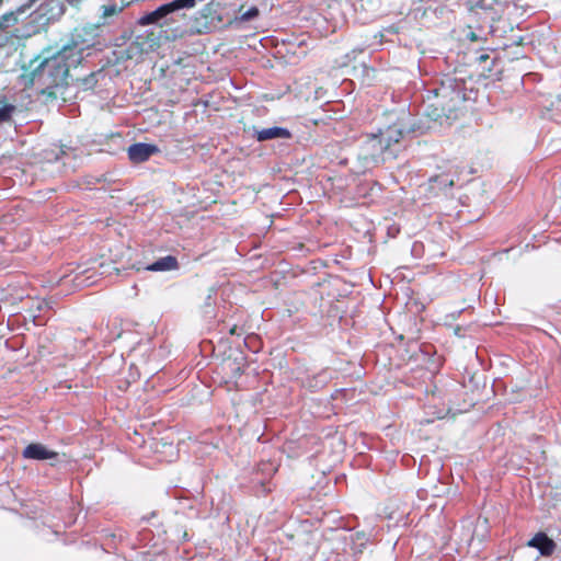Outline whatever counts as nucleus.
Segmentation results:
<instances>
[{
  "mask_svg": "<svg viewBox=\"0 0 561 561\" xmlns=\"http://www.w3.org/2000/svg\"><path fill=\"white\" fill-rule=\"evenodd\" d=\"M434 182H437L443 187H451L455 184V180L453 176L440 174L432 179Z\"/></svg>",
  "mask_w": 561,
  "mask_h": 561,
  "instance_id": "15",
  "label": "nucleus"
},
{
  "mask_svg": "<svg viewBox=\"0 0 561 561\" xmlns=\"http://www.w3.org/2000/svg\"><path fill=\"white\" fill-rule=\"evenodd\" d=\"M158 151L159 148L156 145L138 142L128 148V158L134 163H141Z\"/></svg>",
  "mask_w": 561,
  "mask_h": 561,
  "instance_id": "6",
  "label": "nucleus"
},
{
  "mask_svg": "<svg viewBox=\"0 0 561 561\" xmlns=\"http://www.w3.org/2000/svg\"><path fill=\"white\" fill-rule=\"evenodd\" d=\"M183 22L192 33L203 34L210 28V2L205 0H172L145 14L141 24L170 25Z\"/></svg>",
  "mask_w": 561,
  "mask_h": 561,
  "instance_id": "1",
  "label": "nucleus"
},
{
  "mask_svg": "<svg viewBox=\"0 0 561 561\" xmlns=\"http://www.w3.org/2000/svg\"><path fill=\"white\" fill-rule=\"evenodd\" d=\"M328 381V375L325 371H322L314 376L312 379H307V386L310 389H320L322 388Z\"/></svg>",
  "mask_w": 561,
  "mask_h": 561,
  "instance_id": "14",
  "label": "nucleus"
},
{
  "mask_svg": "<svg viewBox=\"0 0 561 561\" xmlns=\"http://www.w3.org/2000/svg\"><path fill=\"white\" fill-rule=\"evenodd\" d=\"M488 58H489V57H488V55H484V54H483V55H481V56L479 57V60H480V61H484V60H486Z\"/></svg>",
  "mask_w": 561,
  "mask_h": 561,
  "instance_id": "21",
  "label": "nucleus"
},
{
  "mask_svg": "<svg viewBox=\"0 0 561 561\" xmlns=\"http://www.w3.org/2000/svg\"><path fill=\"white\" fill-rule=\"evenodd\" d=\"M259 15V9L256 7H251L249 10L241 14L242 21H251L252 19Z\"/></svg>",
  "mask_w": 561,
  "mask_h": 561,
  "instance_id": "17",
  "label": "nucleus"
},
{
  "mask_svg": "<svg viewBox=\"0 0 561 561\" xmlns=\"http://www.w3.org/2000/svg\"><path fill=\"white\" fill-rule=\"evenodd\" d=\"M355 537H356V540L360 541L362 546L368 540V538L366 537V535L364 533H356Z\"/></svg>",
  "mask_w": 561,
  "mask_h": 561,
  "instance_id": "18",
  "label": "nucleus"
},
{
  "mask_svg": "<svg viewBox=\"0 0 561 561\" xmlns=\"http://www.w3.org/2000/svg\"><path fill=\"white\" fill-rule=\"evenodd\" d=\"M528 546L539 550L541 556H551L556 549V543L545 533H538L528 541Z\"/></svg>",
  "mask_w": 561,
  "mask_h": 561,
  "instance_id": "9",
  "label": "nucleus"
},
{
  "mask_svg": "<svg viewBox=\"0 0 561 561\" xmlns=\"http://www.w3.org/2000/svg\"><path fill=\"white\" fill-rule=\"evenodd\" d=\"M16 107L8 103L5 100H0V123L9 122Z\"/></svg>",
  "mask_w": 561,
  "mask_h": 561,
  "instance_id": "13",
  "label": "nucleus"
},
{
  "mask_svg": "<svg viewBox=\"0 0 561 561\" xmlns=\"http://www.w3.org/2000/svg\"><path fill=\"white\" fill-rule=\"evenodd\" d=\"M101 26L99 24H87L75 28L72 41L81 49L93 47L99 43Z\"/></svg>",
  "mask_w": 561,
  "mask_h": 561,
  "instance_id": "5",
  "label": "nucleus"
},
{
  "mask_svg": "<svg viewBox=\"0 0 561 561\" xmlns=\"http://www.w3.org/2000/svg\"><path fill=\"white\" fill-rule=\"evenodd\" d=\"M122 11L116 4L103 5L102 16L104 19L118 14Z\"/></svg>",
  "mask_w": 561,
  "mask_h": 561,
  "instance_id": "16",
  "label": "nucleus"
},
{
  "mask_svg": "<svg viewBox=\"0 0 561 561\" xmlns=\"http://www.w3.org/2000/svg\"><path fill=\"white\" fill-rule=\"evenodd\" d=\"M22 456L25 459L47 460L56 458L58 454L41 443H32L23 449Z\"/></svg>",
  "mask_w": 561,
  "mask_h": 561,
  "instance_id": "7",
  "label": "nucleus"
},
{
  "mask_svg": "<svg viewBox=\"0 0 561 561\" xmlns=\"http://www.w3.org/2000/svg\"><path fill=\"white\" fill-rule=\"evenodd\" d=\"M179 267L178 259L173 255H167L164 257L159 259L152 264L145 267V270L150 272H163V271H172Z\"/></svg>",
  "mask_w": 561,
  "mask_h": 561,
  "instance_id": "10",
  "label": "nucleus"
},
{
  "mask_svg": "<svg viewBox=\"0 0 561 561\" xmlns=\"http://www.w3.org/2000/svg\"><path fill=\"white\" fill-rule=\"evenodd\" d=\"M69 75V65L64 53H58L51 58L45 59L39 67V76L45 77L47 85L57 88L66 83Z\"/></svg>",
  "mask_w": 561,
  "mask_h": 561,
  "instance_id": "4",
  "label": "nucleus"
},
{
  "mask_svg": "<svg viewBox=\"0 0 561 561\" xmlns=\"http://www.w3.org/2000/svg\"><path fill=\"white\" fill-rule=\"evenodd\" d=\"M24 12V7H21L16 12H8L0 16V31L5 32L8 28L18 23V13Z\"/></svg>",
  "mask_w": 561,
  "mask_h": 561,
  "instance_id": "12",
  "label": "nucleus"
},
{
  "mask_svg": "<svg viewBox=\"0 0 561 561\" xmlns=\"http://www.w3.org/2000/svg\"><path fill=\"white\" fill-rule=\"evenodd\" d=\"M238 331H239V328L236 324H233L232 327L229 328V333L232 335H234V334L239 335Z\"/></svg>",
  "mask_w": 561,
  "mask_h": 561,
  "instance_id": "19",
  "label": "nucleus"
},
{
  "mask_svg": "<svg viewBox=\"0 0 561 561\" xmlns=\"http://www.w3.org/2000/svg\"><path fill=\"white\" fill-rule=\"evenodd\" d=\"M253 137L257 141H266L271 139H289L291 137V133L284 127L273 126L268 128L256 129L253 128Z\"/></svg>",
  "mask_w": 561,
  "mask_h": 561,
  "instance_id": "8",
  "label": "nucleus"
},
{
  "mask_svg": "<svg viewBox=\"0 0 561 561\" xmlns=\"http://www.w3.org/2000/svg\"><path fill=\"white\" fill-rule=\"evenodd\" d=\"M436 105L447 118L454 116L459 105L470 99L472 87L468 85L467 77L462 71L445 75L437 87L433 89Z\"/></svg>",
  "mask_w": 561,
  "mask_h": 561,
  "instance_id": "3",
  "label": "nucleus"
},
{
  "mask_svg": "<svg viewBox=\"0 0 561 561\" xmlns=\"http://www.w3.org/2000/svg\"><path fill=\"white\" fill-rule=\"evenodd\" d=\"M46 5H44V3L41 4L39 7V12H41V15L42 16H46L47 15V10L45 9Z\"/></svg>",
  "mask_w": 561,
  "mask_h": 561,
  "instance_id": "20",
  "label": "nucleus"
},
{
  "mask_svg": "<svg viewBox=\"0 0 561 561\" xmlns=\"http://www.w3.org/2000/svg\"><path fill=\"white\" fill-rule=\"evenodd\" d=\"M259 470L262 471L263 478L257 479V483L262 486L263 492H270L271 489L266 488V482L270 481V479L273 477V474L276 472V467H274L273 463L270 462H262L259 466Z\"/></svg>",
  "mask_w": 561,
  "mask_h": 561,
  "instance_id": "11",
  "label": "nucleus"
},
{
  "mask_svg": "<svg viewBox=\"0 0 561 561\" xmlns=\"http://www.w3.org/2000/svg\"><path fill=\"white\" fill-rule=\"evenodd\" d=\"M403 130L396 125L378 134L366 135L357 149L358 171L366 172L398 157L401 150Z\"/></svg>",
  "mask_w": 561,
  "mask_h": 561,
  "instance_id": "2",
  "label": "nucleus"
}]
</instances>
